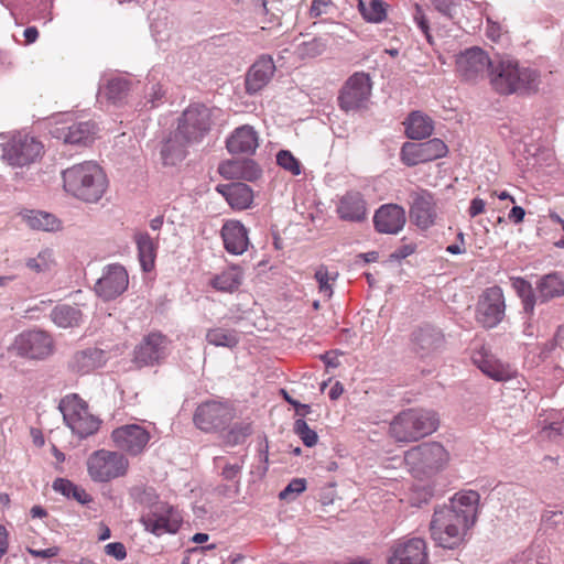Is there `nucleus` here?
Returning <instances> with one entry per match:
<instances>
[{
	"label": "nucleus",
	"instance_id": "obj_31",
	"mask_svg": "<svg viewBox=\"0 0 564 564\" xmlns=\"http://www.w3.org/2000/svg\"><path fill=\"white\" fill-rule=\"evenodd\" d=\"M218 193H220L227 200V203L238 210L248 208L252 200L253 194L251 188L245 183H231L223 184L217 186Z\"/></svg>",
	"mask_w": 564,
	"mask_h": 564
},
{
	"label": "nucleus",
	"instance_id": "obj_55",
	"mask_svg": "<svg viewBox=\"0 0 564 564\" xmlns=\"http://www.w3.org/2000/svg\"><path fill=\"white\" fill-rule=\"evenodd\" d=\"M432 3L436 11L447 18L452 19L456 13V6L451 0H433Z\"/></svg>",
	"mask_w": 564,
	"mask_h": 564
},
{
	"label": "nucleus",
	"instance_id": "obj_13",
	"mask_svg": "<svg viewBox=\"0 0 564 564\" xmlns=\"http://www.w3.org/2000/svg\"><path fill=\"white\" fill-rule=\"evenodd\" d=\"M506 304L502 289L491 286L480 296L476 308V321L485 328H494L505 317Z\"/></svg>",
	"mask_w": 564,
	"mask_h": 564
},
{
	"label": "nucleus",
	"instance_id": "obj_1",
	"mask_svg": "<svg viewBox=\"0 0 564 564\" xmlns=\"http://www.w3.org/2000/svg\"><path fill=\"white\" fill-rule=\"evenodd\" d=\"M480 496L477 491H460L448 505L435 509L430 523L431 536L444 549L458 547L477 521Z\"/></svg>",
	"mask_w": 564,
	"mask_h": 564
},
{
	"label": "nucleus",
	"instance_id": "obj_12",
	"mask_svg": "<svg viewBox=\"0 0 564 564\" xmlns=\"http://www.w3.org/2000/svg\"><path fill=\"white\" fill-rule=\"evenodd\" d=\"M43 152V144L33 137L14 135L3 148L2 158L12 166L35 162Z\"/></svg>",
	"mask_w": 564,
	"mask_h": 564
},
{
	"label": "nucleus",
	"instance_id": "obj_21",
	"mask_svg": "<svg viewBox=\"0 0 564 564\" xmlns=\"http://www.w3.org/2000/svg\"><path fill=\"white\" fill-rule=\"evenodd\" d=\"M457 69L466 80H474L486 72L490 74L496 61L479 47H471L462 53L456 61Z\"/></svg>",
	"mask_w": 564,
	"mask_h": 564
},
{
	"label": "nucleus",
	"instance_id": "obj_56",
	"mask_svg": "<svg viewBox=\"0 0 564 564\" xmlns=\"http://www.w3.org/2000/svg\"><path fill=\"white\" fill-rule=\"evenodd\" d=\"M163 95H164V91L162 90V87L160 84L152 85L151 89L147 96V98H148L147 104H150V108L156 107L159 101H161Z\"/></svg>",
	"mask_w": 564,
	"mask_h": 564
},
{
	"label": "nucleus",
	"instance_id": "obj_30",
	"mask_svg": "<svg viewBox=\"0 0 564 564\" xmlns=\"http://www.w3.org/2000/svg\"><path fill=\"white\" fill-rule=\"evenodd\" d=\"M538 303H547L553 299L564 296V278L558 272L540 276L535 282Z\"/></svg>",
	"mask_w": 564,
	"mask_h": 564
},
{
	"label": "nucleus",
	"instance_id": "obj_35",
	"mask_svg": "<svg viewBox=\"0 0 564 564\" xmlns=\"http://www.w3.org/2000/svg\"><path fill=\"white\" fill-rule=\"evenodd\" d=\"M189 142L182 139L181 134L176 130L170 135L161 148V159L164 165H176L181 162L186 154L185 147Z\"/></svg>",
	"mask_w": 564,
	"mask_h": 564
},
{
	"label": "nucleus",
	"instance_id": "obj_61",
	"mask_svg": "<svg viewBox=\"0 0 564 564\" xmlns=\"http://www.w3.org/2000/svg\"><path fill=\"white\" fill-rule=\"evenodd\" d=\"M328 4V0H313L311 6V13L315 17L322 14L323 8Z\"/></svg>",
	"mask_w": 564,
	"mask_h": 564
},
{
	"label": "nucleus",
	"instance_id": "obj_37",
	"mask_svg": "<svg viewBox=\"0 0 564 564\" xmlns=\"http://www.w3.org/2000/svg\"><path fill=\"white\" fill-rule=\"evenodd\" d=\"M138 256L143 271L149 272L154 267L156 245L148 232L135 234Z\"/></svg>",
	"mask_w": 564,
	"mask_h": 564
},
{
	"label": "nucleus",
	"instance_id": "obj_39",
	"mask_svg": "<svg viewBox=\"0 0 564 564\" xmlns=\"http://www.w3.org/2000/svg\"><path fill=\"white\" fill-rule=\"evenodd\" d=\"M52 488L56 492H59L67 498H73L82 505H86L91 501V497L86 492L84 488L65 478L55 479L53 481Z\"/></svg>",
	"mask_w": 564,
	"mask_h": 564
},
{
	"label": "nucleus",
	"instance_id": "obj_22",
	"mask_svg": "<svg viewBox=\"0 0 564 564\" xmlns=\"http://www.w3.org/2000/svg\"><path fill=\"white\" fill-rule=\"evenodd\" d=\"M51 134L66 144L88 145L96 134V126L89 121L56 124L51 129Z\"/></svg>",
	"mask_w": 564,
	"mask_h": 564
},
{
	"label": "nucleus",
	"instance_id": "obj_29",
	"mask_svg": "<svg viewBox=\"0 0 564 564\" xmlns=\"http://www.w3.org/2000/svg\"><path fill=\"white\" fill-rule=\"evenodd\" d=\"M257 131L251 126L237 128L227 139L226 145L232 154H252L259 145Z\"/></svg>",
	"mask_w": 564,
	"mask_h": 564
},
{
	"label": "nucleus",
	"instance_id": "obj_57",
	"mask_svg": "<svg viewBox=\"0 0 564 564\" xmlns=\"http://www.w3.org/2000/svg\"><path fill=\"white\" fill-rule=\"evenodd\" d=\"M486 202L479 197H475L470 202V206L468 208V214L471 218L482 214L485 212Z\"/></svg>",
	"mask_w": 564,
	"mask_h": 564
},
{
	"label": "nucleus",
	"instance_id": "obj_25",
	"mask_svg": "<svg viewBox=\"0 0 564 564\" xmlns=\"http://www.w3.org/2000/svg\"><path fill=\"white\" fill-rule=\"evenodd\" d=\"M275 65L270 56H261L246 74V91L254 95L262 90L272 79Z\"/></svg>",
	"mask_w": 564,
	"mask_h": 564
},
{
	"label": "nucleus",
	"instance_id": "obj_8",
	"mask_svg": "<svg viewBox=\"0 0 564 564\" xmlns=\"http://www.w3.org/2000/svg\"><path fill=\"white\" fill-rule=\"evenodd\" d=\"M182 520V516L176 508L162 501L150 506L149 510L143 512L140 518L144 530L155 536L176 533Z\"/></svg>",
	"mask_w": 564,
	"mask_h": 564
},
{
	"label": "nucleus",
	"instance_id": "obj_46",
	"mask_svg": "<svg viewBox=\"0 0 564 564\" xmlns=\"http://www.w3.org/2000/svg\"><path fill=\"white\" fill-rule=\"evenodd\" d=\"M293 431L301 438L305 446L313 447L317 444V433L308 426L305 420L297 419L294 422Z\"/></svg>",
	"mask_w": 564,
	"mask_h": 564
},
{
	"label": "nucleus",
	"instance_id": "obj_36",
	"mask_svg": "<svg viewBox=\"0 0 564 564\" xmlns=\"http://www.w3.org/2000/svg\"><path fill=\"white\" fill-rule=\"evenodd\" d=\"M22 219L33 230L54 231L61 227V221L53 215L41 210H25Z\"/></svg>",
	"mask_w": 564,
	"mask_h": 564
},
{
	"label": "nucleus",
	"instance_id": "obj_41",
	"mask_svg": "<svg viewBox=\"0 0 564 564\" xmlns=\"http://www.w3.org/2000/svg\"><path fill=\"white\" fill-rule=\"evenodd\" d=\"M358 8L368 22L380 23L387 17V4L382 0H371L369 3L358 0Z\"/></svg>",
	"mask_w": 564,
	"mask_h": 564
},
{
	"label": "nucleus",
	"instance_id": "obj_59",
	"mask_svg": "<svg viewBox=\"0 0 564 564\" xmlns=\"http://www.w3.org/2000/svg\"><path fill=\"white\" fill-rule=\"evenodd\" d=\"M242 464H228L223 469V477L227 480L235 479L241 471Z\"/></svg>",
	"mask_w": 564,
	"mask_h": 564
},
{
	"label": "nucleus",
	"instance_id": "obj_49",
	"mask_svg": "<svg viewBox=\"0 0 564 564\" xmlns=\"http://www.w3.org/2000/svg\"><path fill=\"white\" fill-rule=\"evenodd\" d=\"M306 489V481L303 478H294L290 484L279 494L282 500L294 499Z\"/></svg>",
	"mask_w": 564,
	"mask_h": 564
},
{
	"label": "nucleus",
	"instance_id": "obj_45",
	"mask_svg": "<svg viewBox=\"0 0 564 564\" xmlns=\"http://www.w3.org/2000/svg\"><path fill=\"white\" fill-rule=\"evenodd\" d=\"M252 433L249 423H237L226 434L225 442L230 446L241 444Z\"/></svg>",
	"mask_w": 564,
	"mask_h": 564
},
{
	"label": "nucleus",
	"instance_id": "obj_50",
	"mask_svg": "<svg viewBox=\"0 0 564 564\" xmlns=\"http://www.w3.org/2000/svg\"><path fill=\"white\" fill-rule=\"evenodd\" d=\"M50 257L48 251L40 252L37 257L28 260L26 265L34 272H43L50 269Z\"/></svg>",
	"mask_w": 564,
	"mask_h": 564
},
{
	"label": "nucleus",
	"instance_id": "obj_5",
	"mask_svg": "<svg viewBox=\"0 0 564 564\" xmlns=\"http://www.w3.org/2000/svg\"><path fill=\"white\" fill-rule=\"evenodd\" d=\"M58 410L66 426L79 438L94 435L100 427L101 421L89 412L87 402L76 393L62 398Z\"/></svg>",
	"mask_w": 564,
	"mask_h": 564
},
{
	"label": "nucleus",
	"instance_id": "obj_54",
	"mask_svg": "<svg viewBox=\"0 0 564 564\" xmlns=\"http://www.w3.org/2000/svg\"><path fill=\"white\" fill-rule=\"evenodd\" d=\"M105 553L108 556L115 557L117 561H122L127 557V550L121 542H111L105 545Z\"/></svg>",
	"mask_w": 564,
	"mask_h": 564
},
{
	"label": "nucleus",
	"instance_id": "obj_42",
	"mask_svg": "<svg viewBox=\"0 0 564 564\" xmlns=\"http://www.w3.org/2000/svg\"><path fill=\"white\" fill-rule=\"evenodd\" d=\"M206 340L217 347L232 348L239 343L238 335L235 330L224 328H213L206 334Z\"/></svg>",
	"mask_w": 564,
	"mask_h": 564
},
{
	"label": "nucleus",
	"instance_id": "obj_62",
	"mask_svg": "<svg viewBox=\"0 0 564 564\" xmlns=\"http://www.w3.org/2000/svg\"><path fill=\"white\" fill-rule=\"evenodd\" d=\"M23 35L28 43H34L39 37V31L35 26H29L24 30Z\"/></svg>",
	"mask_w": 564,
	"mask_h": 564
},
{
	"label": "nucleus",
	"instance_id": "obj_9",
	"mask_svg": "<svg viewBox=\"0 0 564 564\" xmlns=\"http://www.w3.org/2000/svg\"><path fill=\"white\" fill-rule=\"evenodd\" d=\"M212 111L202 104L188 106L178 120L177 131L186 142L200 141L210 130Z\"/></svg>",
	"mask_w": 564,
	"mask_h": 564
},
{
	"label": "nucleus",
	"instance_id": "obj_38",
	"mask_svg": "<svg viewBox=\"0 0 564 564\" xmlns=\"http://www.w3.org/2000/svg\"><path fill=\"white\" fill-rule=\"evenodd\" d=\"M511 286L516 291L517 295L521 299L523 311L528 315H533L535 304L538 303V294L535 288L521 276H513L510 279Z\"/></svg>",
	"mask_w": 564,
	"mask_h": 564
},
{
	"label": "nucleus",
	"instance_id": "obj_7",
	"mask_svg": "<svg viewBox=\"0 0 564 564\" xmlns=\"http://www.w3.org/2000/svg\"><path fill=\"white\" fill-rule=\"evenodd\" d=\"M129 468L128 458L119 453L107 449L93 452L87 459V471L96 482H108L122 477Z\"/></svg>",
	"mask_w": 564,
	"mask_h": 564
},
{
	"label": "nucleus",
	"instance_id": "obj_3",
	"mask_svg": "<svg viewBox=\"0 0 564 564\" xmlns=\"http://www.w3.org/2000/svg\"><path fill=\"white\" fill-rule=\"evenodd\" d=\"M490 84L500 95L530 94L538 89L540 75L514 59L500 58L490 69Z\"/></svg>",
	"mask_w": 564,
	"mask_h": 564
},
{
	"label": "nucleus",
	"instance_id": "obj_18",
	"mask_svg": "<svg viewBox=\"0 0 564 564\" xmlns=\"http://www.w3.org/2000/svg\"><path fill=\"white\" fill-rule=\"evenodd\" d=\"M14 349L21 357L44 359L52 354L53 340L43 330H28L17 336Z\"/></svg>",
	"mask_w": 564,
	"mask_h": 564
},
{
	"label": "nucleus",
	"instance_id": "obj_64",
	"mask_svg": "<svg viewBox=\"0 0 564 564\" xmlns=\"http://www.w3.org/2000/svg\"><path fill=\"white\" fill-rule=\"evenodd\" d=\"M343 391H344L343 386H341L339 382H336V383L330 388V390H329V393H328V394H329V398H330L332 400H337V399L340 397V394L343 393Z\"/></svg>",
	"mask_w": 564,
	"mask_h": 564
},
{
	"label": "nucleus",
	"instance_id": "obj_14",
	"mask_svg": "<svg viewBox=\"0 0 564 564\" xmlns=\"http://www.w3.org/2000/svg\"><path fill=\"white\" fill-rule=\"evenodd\" d=\"M169 339L159 332L143 337L134 348L133 362L138 367H152L161 364L169 355Z\"/></svg>",
	"mask_w": 564,
	"mask_h": 564
},
{
	"label": "nucleus",
	"instance_id": "obj_40",
	"mask_svg": "<svg viewBox=\"0 0 564 564\" xmlns=\"http://www.w3.org/2000/svg\"><path fill=\"white\" fill-rule=\"evenodd\" d=\"M51 317L58 327H73L80 319V311L69 305H58L52 311Z\"/></svg>",
	"mask_w": 564,
	"mask_h": 564
},
{
	"label": "nucleus",
	"instance_id": "obj_26",
	"mask_svg": "<svg viewBox=\"0 0 564 564\" xmlns=\"http://www.w3.org/2000/svg\"><path fill=\"white\" fill-rule=\"evenodd\" d=\"M336 212L346 221L360 223L367 218L366 202L357 191L345 193L338 200Z\"/></svg>",
	"mask_w": 564,
	"mask_h": 564
},
{
	"label": "nucleus",
	"instance_id": "obj_43",
	"mask_svg": "<svg viewBox=\"0 0 564 564\" xmlns=\"http://www.w3.org/2000/svg\"><path fill=\"white\" fill-rule=\"evenodd\" d=\"M130 90V83L123 77H113L108 80L105 95L113 104L122 101Z\"/></svg>",
	"mask_w": 564,
	"mask_h": 564
},
{
	"label": "nucleus",
	"instance_id": "obj_52",
	"mask_svg": "<svg viewBox=\"0 0 564 564\" xmlns=\"http://www.w3.org/2000/svg\"><path fill=\"white\" fill-rule=\"evenodd\" d=\"M242 167L239 161H227L219 165V173L227 180L238 178L240 170Z\"/></svg>",
	"mask_w": 564,
	"mask_h": 564
},
{
	"label": "nucleus",
	"instance_id": "obj_32",
	"mask_svg": "<svg viewBox=\"0 0 564 564\" xmlns=\"http://www.w3.org/2000/svg\"><path fill=\"white\" fill-rule=\"evenodd\" d=\"M404 126L406 137L412 140L429 138L434 130L432 118L421 111H412L408 116Z\"/></svg>",
	"mask_w": 564,
	"mask_h": 564
},
{
	"label": "nucleus",
	"instance_id": "obj_51",
	"mask_svg": "<svg viewBox=\"0 0 564 564\" xmlns=\"http://www.w3.org/2000/svg\"><path fill=\"white\" fill-rule=\"evenodd\" d=\"M543 438L555 441L558 436L564 435V416L561 422L552 421L550 424L543 426L541 431Z\"/></svg>",
	"mask_w": 564,
	"mask_h": 564
},
{
	"label": "nucleus",
	"instance_id": "obj_44",
	"mask_svg": "<svg viewBox=\"0 0 564 564\" xmlns=\"http://www.w3.org/2000/svg\"><path fill=\"white\" fill-rule=\"evenodd\" d=\"M314 278L318 283V291L323 296L329 300L333 295V285L332 281H335L337 278V273L332 275L328 269L325 265H321L316 269Z\"/></svg>",
	"mask_w": 564,
	"mask_h": 564
},
{
	"label": "nucleus",
	"instance_id": "obj_10",
	"mask_svg": "<svg viewBox=\"0 0 564 564\" xmlns=\"http://www.w3.org/2000/svg\"><path fill=\"white\" fill-rule=\"evenodd\" d=\"M372 90V83L369 74L365 72L354 73L344 84L338 102L345 111H356L368 102Z\"/></svg>",
	"mask_w": 564,
	"mask_h": 564
},
{
	"label": "nucleus",
	"instance_id": "obj_20",
	"mask_svg": "<svg viewBox=\"0 0 564 564\" xmlns=\"http://www.w3.org/2000/svg\"><path fill=\"white\" fill-rule=\"evenodd\" d=\"M111 440L116 447L129 455L137 456L143 452L150 441V433L141 425L127 424L115 429Z\"/></svg>",
	"mask_w": 564,
	"mask_h": 564
},
{
	"label": "nucleus",
	"instance_id": "obj_16",
	"mask_svg": "<svg viewBox=\"0 0 564 564\" xmlns=\"http://www.w3.org/2000/svg\"><path fill=\"white\" fill-rule=\"evenodd\" d=\"M446 153V144L434 138L421 143L405 142L401 148L400 158L406 166H415L443 158Z\"/></svg>",
	"mask_w": 564,
	"mask_h": 564
},
{
	"label": "nucleus",
	"instance_id": "obj_27",
	"mask_svg": "<svg viewBox=\"0 0 564 564\" xmlns=\"http://www.w3.org/2000/svg\"><path fill=\"white\" fill-rule=\"evenodd\" d=\"M443 343L444 336L442 332L430 325L419 327L411 336L412 349L421 357L437 350L442 347Z\"/></svg>",
	"mask_w": 564,
	"mask_h": 564
},
{
	"label": "nucleus",
	"instance_id": "obj_28",
	"mask_svg": "<svg viewBox=\"0 0 564 564\" xmlns=\"http://www.w3.org/2000/svg\"><path fill=\"white\" fill-rule=\"evenodd\" d=\"M225 249L232 254H242L249 246L248 231L238 220H229L221 228Z\"/></svg>",
	"mask_w": 564,
	"mask_h": 564
},
{
	"label": "nucleus",
	"instance_id": "obj_53",
	"mask_svg": "<svg viewBox=\"0 0 564 564\" xmlns=\"http://www.w3.org/2000/svg\"><path fill=\"white\" fill-rule=\"evenodd\" d=\"M242 167L239 173V177L245 178L247 181H254L260 177L261 170L258 167V165L249 160L241 162Z\"/></svg>",
	"mask_w": 564,
	"mask_h": 564
},
{
	"label": "nucleus",
	"instance_id": "obj_60",
	"mask_svg": "<svg viewBox=\"0 0 564 564\" xmlns=\"http://www.w3.org/2000/svg\"><path fill=\"white\" fill-rule=\"evenodd\" d=\"M524 216L525 210L521 206H513L508 214L509 220L513 221L514 224L523 221Z\"/></svg>",
	"mask_w": 564,
	"mask_h": 564
},
{
	"label": "nucleus",
	"instance_id": "obj_19",
	"mask_svg": "<svg viewBox=\"0 0 564 564\" xmlns=\"http://www.w3.org/2000/svg\"><path fill=\"white\" fill-rule=\"evenodd\" d=\"M387 564H429L425 541L421 538L397 541L391 546Z\"/></svg>",
	"mask_w": 564,
	"mask_h": 564
},
{
	"label": "nucleus",
	"instance_id": "obj_58",
	"mask_svg": "<svg viewBox=\"0 0 564 564\" xmlns=\"http://www.w3.org/2000/svg\"><path fill=\"white\" fill-rule=\"evenodd\" d=\"M29 552L31 555H33L35 557L50 558V557H54V556L58 555L59 547L51 546V547L43 549V550L30 549Z\"/></svg>",
	"mask_w": 564,
	"mask_h": 564
},
{
	"label": "nucleus",
	"instance_id": "obj_24",
	"mask_svg": "<svg viewBox=\"0 0 564 564\" xmlns=\"http://www.w3.org/2000/svg\"><path fill=\"white\" fill-rule=\"evenodd\" d=\"M405 221V209L397 204L382 205L373 216L375 228L381 234L395 235L403 229Z\"/></svg>",
	"mask_w": 564,
	"mask_h": 564
},
{
	"label": "nucleus",
	"instance_id": "obj_2",
	"mask_svg": "<svg viewBox=\"0 0 564 564\" xmlns=\"http://www.w3.org/2000/svg\"><path fill=\"white\" fill-rule=\"evenodd\" d=\"M64 189L86 203H97L106 193L108 180L95 162L75 164L62 173Z\"/></svg>",
	"mask_w": 564,
	"mask_h": 564
},
{
	"label": "nucleus",
	"instance_id": "obj_15",
	"mask_svg": "<svg viewBox=\"0 0 564 564\" xmlns=\"http://www.w3.org/2000/svg\"><path fill=\"white\" fill-rule=\"evenodd\" d=\"M129 285V275L126 268L119 263H111L102 269L101 276L96 281L94 290L105 301L121 295Z\"/></svg>",
	"mask_w": 564,
	"mask_h": 564
},
{
	"label": "nucleus",
	"instance_id": "obj_63",
	"mask_svg": "<svg viewBox=\"0 0 564 564\" xmlns=\"http://www.w3.org/2000/svg\"><path fill=\"white\" fill-rule=\"evenodd\" d=\"M563 516L562 512H554L550 511V514H545L544 519L545 521H550L551 525H557L560 521L562 520Z\"/></svg>",
	"mask_w": 564,
	"mask_h": 564
},
{
	"label": "nucleus",
	"instance_id": "obj_4",
	"mask_svg": "<svg viewBox=\"0 0 564 564\" xmlns=\"http://www.w3.org/2000/svg\"><path fill=\"white\" fill-rule=\"evenodd\" d=\"M438 423V416L433 411L408 409L393 417L389 433L395 442L411 443L435 432Z\"/></svg>",
	"mask_w": 564,
	"mask_h": 564
},
{
	"label": "nucleus",
	"instance_id": "obj_6",
	"mask_svg": "<svg viewBox=\"0 0 564 564\" xmlns=\"http://www.w3.org/2000/svg\"><path fill=\"white\" fill-rule=\"evenodd\" d=\"M404 462L415 477L431 476L445 467L448 453L437 442L423 443L404 453Z\"/></svg>",
	"mask_w": 564,
	"mask_h": 564
},
{
	"label": "nucleus",
	"instance_id": "obj_23",
	"mask_svg": "<svg viewBox=\"0 0 564 564\" xmlns=\"http://www.w3.org/2000/svg\"><path fill=\"white\" fill-rule=\"evenodd\" d=\"M471 359L482 373L496 381H508L516 375V371L509 365L495 358L486 347L475 351Z\"/></svg>",
	"mask_w": 564,
	"mask_h": 564
},
{
	"label": "nucleus",
	"instance_id": "obj_33",
	"mask_svg": "<svg viewBox=\"0 0 564 564\" xmlns=\"http://www.w3.org/2000/svg\"><path fill=\"white\" fill-rule=\"evenodd\" d=\"M105 362L104 351L98 348H88L76 352L70 361V368L78 373H88Z\"/></svg>",
	"mask_w": 564,
	"mask_h": 564
},
{
	"label": "nucleus",
	"instance_id": "obj_34",
	"mask_svg": "<svg viewBox=\"0 0 564 564\" xmlns=\"http://www.w3.org/2000/svg\"><path fill=\"white\" fill-rule=\"evenodd\" d=\"M243 270L239 265L228 267L210 280V285L224 293H234L243 282Z\"/></svg>",
	"mask_w": 564,
	"mask_h": 564
},
{
	"label": "nucleus",
	"instance_id": "obj_48",
	"mask_svg": "<svg viewBox=\"0 0 564 564\" xmlns=\"http://www.w3.org/2000/svg\"><path fill=\"white\" fill-rule=\"evenodd\" d=\"M276 163L294 176L301 174V164L299 160L288 150H281L278 152Z\"/></svg>",
	"mask_w": 564,
	"mask_h": 564
},
{
	"label": "nucleus",
	"instance_id": "obj_11",
	"mask_svg": "<svg viewBox=\"0 0 564 564\" xmlns=\"http://www.w3.org/2000/svg\"><path fill=\"white\" fill-rule=\"evenodd\" d=\"M234 416V409L229 404L210 400L197 406L194 423L204 432H213L226 427Z\"/></svg>",
	"mask_w": 564,
	"mask_h": 564
},
{
	"label": "nucleus",
	"instance_id": "obj_17",
	"mask_svg": "<svg viewBox=\"0 0 564 564\" xmlns=\"http://www.w3.org/2000/svg\"><path fill=\"white\" fill-rule=\"evenodd\" d=\"M409 217L421 230L431 228L436 220V203L434 196L423 188L414 189L410 193Z\"/></svg>",
	"mask_w": 564,
	"mask_h": 564
},
{
	"label": "nucleus",
	"instance_id": "obj_47",
	"mask_svg": "<svg viewBox=\"0 0 564 564\" xmlns=\"http://www.w3.org/2000/svg\"><path fill=\"white\" fill-rule=\"evenodd\" d=\"M326 50V43L322 39L314 37L299 45L297 51L302 57L313 58L323 54Z\"/></svg>",
	"mask_w": 564,
	"mask_h": 564
}]
</instances>
